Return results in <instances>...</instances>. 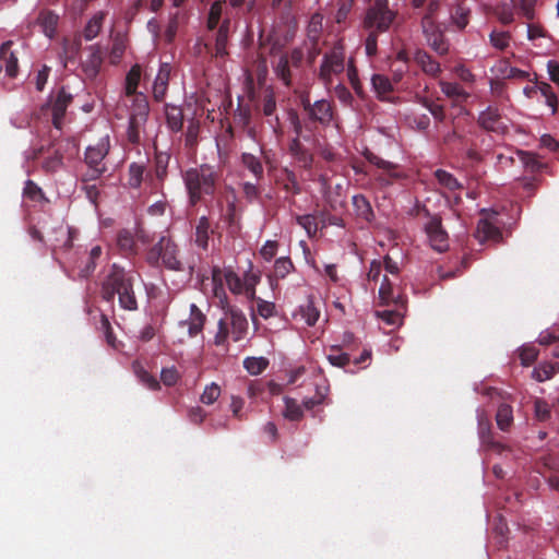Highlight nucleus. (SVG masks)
I'll list each match as a JSON object with an SVG mask.
<instances>
[{
    "mask_svg": "<svg viewBox=\"0 0 559 559\" xmlns=\"http://www.w3.org/2000/svg\"><path fill=\"white\" fill-rule=\"evenodd\" d=\"M289 66L290 62L287 53L280 56L277 62L274 66V73L286 87H290L293 84V75Z\"/></svg>",
    "mask_w": 559,
    "mask_h": 559,
    "instance_id": "nucleus-35",
    "label": "nucleus"
},
{
    "mask_svg": "<svg viewBox=\"0 0 559 559\" xmlns=\"http://www.w3.org/2000/svg\"><path fill=\"white\" fill-rule=\"evenodd\" d=\"M165 116L167 127L171 132L177 133L182 130L185 117L181 107L166 104Z\"/></svg>",
    "mask_w": 559,
    "mask_h": 559,
    "instance_id": "nucleus-28",
    "label": "nucleus"
},
{
    "mask_svg": "<svg viewBox=\"0 0 559 559\" xmlns=\"http://www.w3.org/2000/svg\"><path fill=\"white\" fill-rule=\"evenodd\" d=\"M221 302L223 316L217 322L213 344L217 347H224L227 350L229 337H231L234 342H239L245 338L248 332V320L240 309L230 306L226 300H222Z\"/></svg>",
    "mask_w": 559,
    "mask_h": 559,
    "instance_id": "nucleus-3",
    "label": "nucleus"
},
{
    "mask_svg": "<svg viewBox=\"0 0 559 559\" xmlns=\"http://www.w3.org/2000/svg\"><path fill=\"white\" fill-rule=\"evenodd\" d=\"M300 313L309 326L314 325L320 316L319 310L314 307L311 300H308L306 305L300 307Z\"/></svg>",
    "mask_w": 559,
    "mask_h": 559,
    "instance_id": "nucleus-56",
    "label": "nucleus"
},
{
    "mask_svg": "<svg viewBox=\"0 0 559 559\" xmlns=\"http://www.w3.org/2000/svg\"><path fill=\"white\" fill-rule=\"evenodd\" d=\"M345 71H346L348 82L352 85L353 90L359 97H362L364 88H362V84L358 76V69L356 67L354 57H348V61H347Z\"/></svg>",
    "mask_w": 559,
    "mask_h": 559,
    "instance_id": "nucleus-42",
    "label": "nucleus"
},
{
    "mask_svg": "<svg viewBox=\"0 0 559 559\" xmlns=\"http://www.w3.org/2000/svg\"><path fill=\"white\" fill-rule=\"evenodd\" d=\"M59 16L50 10H43L39 12L37 22L43 28L45 35L52 38L58 26Z\"/></svg>",
    "mask_w": 559,
    "mask_h": 559,
    "instance_id": "nucleus-31",
    "label": "nucleus"
},
{
    "mask_svg": "<svg viewBox=\"0 0 559 559\" xmlns=\"http://www.w3.org/2000/svg\"><path fill=\"white\" fill-rule=\"evenodd\" d=\"M240 163L254 177L257 182L264 179V167L259 156L251 153H242L240 156Z\"/></svg>",
    "mask_w": 559,
    "mask_h": 559,
    "instance_id": "nucleus-24",
    "label": "nucleus"
},
{
    "mask_svg": "<svg viewBox=\"0 0 559 559\" xmlns=\"http://www.w3.org/2000/svg\"><path fill=\"white\" fill-rule=\"evenodd\" d=\"M414 60L427 75L437 78L441 73L440 63L423 49L415 52Z\"/></svg>",
    "mask_w": 559,
    "mask_h": 559,
    "instance_id": "nucleus-22",
    "label": "nucleus"
},
{
    "mask_svg": "<svg viewBox=\"0 0 559 559\" xmlns=\"http://www.w3.org/2000/svg\"><path fill=\"white\" fill-rule=\"evenodd\" d=\"M288 120L293 127V130L296 134L294 139H304L305 141H309L311 139L312 124H309V121L302 126L299 115L295 110H290L288 112Z\"/></svg>",
    "mask_w": 559,
    "mask_h": 559,
    "instance_id": "nucleus-36",
    "label": "nucleus"
},
{
    "mask_svg": "<svg viewBox=\"0 0 559 559\" xmlns=\"http://www.w3.org/2000/svg\"><path fill=\"white\" fill-rule=\"evenodd\" d=\"M81 50V40L63 38L59 58L66 67L68 62L74 61Z\"/></svg>",
    "mask_w": 559,
    "mask_h": 559,
    "instance_id": "nucleus-30",
    "label": "nucleus"
},
{
    "mask_svg": "<svg viewBox=\"0 0 559 559\" xmlns=\"http://www.w3.org/2000/svg\"><path fill=\"white\" fill-rule=\"evenodd\" d=\"M221 219L226 224L227 231L235 237L241 230L240 215L237 212L235 201L228 202L225 211L221 214Z\"/></svg>",
    "mask_w": 559,
    "mask_h": 559,
    "instance_id": "nucleus-21",
    "label": "nucleus"
},
{
    "mask_svg": "<svg viewBox=\"0 0 559 559\" xmlns=\"http://www.w3.org/2000/svg\"><path fill=\"white\" fill-rule=\"evenodd\" d=\"M170 154L167 152H156L154 157V169L146 174V183L152 190H159L168 175V165Z\"/></svg>",
    "mask_w": 559,
    "mask_h": 559,
    "instance_id": "nucleus-11",
    "label": "nucleus"
},
{
    "mask_svg": "<svg viewBox=\"0 0 559 559\" xmlns=\"http://www.w3.org/2000/svg\"><path fill=\"white\" fill-rule=\"evenodd\" d=\"M189 309V318L181 321V324L188 326V335L190 337H195L202 333L206 323V316L195 304H191Z\"/></svg>",
    "mask_w": 559,
    "mask_h": 559,
    "instance_id": "nucleus-17",
    "label": "nucleus"
},
{
    "mask_svg": "<svg viewBox=\"0 0 559 559\" xmlns=\"http://www.w3.org/2000/svg\"><path fill=\"white\" fill-rule=\"evenodd\" d=\"M117 247L123 257H130L136 253V242L133 234L128 229H122L117 234Z\"/></svg>",
    "mask_w": 559,
    "mask_h": 559,
    "instance_id": "nucleus-29",
    "label": "nucleus"
},
{
    "mask_svg": "<svg viewBox=\"0 0 559 559\" xmlns=\"http://www.w3.org/2000/svg\"><path fill=\"white\" fill-rule=\"evenodd\" d=\"M428 46L439 56H445L449 52V41L445 39L439 24L430 25L426 21V25L421 27Z\"/></svg>",
    "mask_w": 559,
    "mask_h": 559,
    "instance_id": "nucleus-14",
    "label": "nucleus"
},
{
    "mask_svg": "<svg viewBox=\"0 0 559 559\" xmlns=\"http://www.w3.org/2000/svg\"><path fill=\"white\" fill-rule=\"evenodd\" d=\"M477 123L489 132L498 134H504L508 132V126L503 121L499 108L495 106H488L483 110L478 116Z\"/></svg>",
    "mask_w": 559,
    "mask_h": 559,
    "instance_id": "nucleus-12",
    "label": "nucleus"
},
{
    "mask_svg": "<svg viewBox=\"0 0 559 559\" xmlns=\"http://www.w3.org/2000/svg\"><path fill=\"white\" fill-rule=\"evenodd\" d=\"M478 436L481 443L489 449L499 453L504 450V445L498 441H495L493 432L491 430V423L484 414L478 415Z\"/></svg>",
    "mask_w": 559,
    "mask_h": 559,
    "instance_id": "nucleus-16",
    "label": "nucleus"
},
{
    "mask_svg": "<svg viewBox=\"0 0 559 559\" xmlns=\"http://www.w3.org/2000/svg\"><path fill=\"white\" fill-rule=\"evenodd\" d=\"M323 32V15L316 12L311 15L306 28L307 40L306 43H320Z\"/></svg>",
    "mask_w": 559,
    "mask_h": 559,
    "instance_id": "nucleus-33",
    "label": "nucleus"
},
{
    "mask_svg": "<svg viewBox=\"0 0 559 559\" xmlns=\"http://www.w3.org/2000/svg\"><path fill=\"white\" fill-rule=\"evenodd\" d=\"M23 195H24V198H26L33 202H40V201L46 200L44 191L33 180H27L25 182V186L23 189Z\"/></svg>",
    "mask_w": 559,
    "mask_h": 559,
    "instance_id": "nucleus-52",
    "label": "nucleus"
},
{
    "mask_svg": "<svg viewBox=\"0 0 559 559\" xmlns=\"http://www.w3.org/2000/svg\"><path fill=\"white\" fill-rule=\"evenodd\" d=\"M171 68L169 63H162L158 73L153 84V96L156 102H162L165 98Z\"/></svg>",
    "mask_w": 559,
    "mask_h": 559,
    "instance_id": "nucleus-19",
    "label": "nucleus"
},
{
    "mask_svg": "<svg viewBox=\"0 0 559 559\" xmlns=\"http://www.w3.org/2000/svg\"><path fill=\"white\" fill-rule=\"evenodd\" d=\"M262 111L265 117H270L269 120L270 126L273 128L275 133L281 132V123L278 116L275 115L276 111V100L274 93L269 91L264 94L262 99Z\"/></svg>",
    "mask_w": 559,
    "mask_h": 559,
    "instance_id": "nucleus-23",
    "label": "nucleus"
},
{
    "mask_svg": "<svg viewBox=\"0 0 559 559\" xmlns=\"http://www.w3.org/2000/svg\"><path fill=\"white\" fill-rule=\"evenodd\" d=\"M72 100L73 96L63 86L58 90L55 96L50 97L52 124L55 128L61 129L67 108L72 103Z\"/></svg>",
    "mask_w": 559,
    "mask_h": 559,
    "instance_id": "nucleus-13",
    "label": "nucleus"
},
{
    "mask_svg": "<svg viewBox=\"0 0 559 559\" xmlns=\"http://www.w3.org/2000/svg\"><path fill=\"white\" fill-rule=\"evenodd\" d=\"M418 213H423L428 218L424 229L431 248L438 252L447 251L449 249V235L442 226L441 217L431 215L426 206L419 209Z\"/></svg>",
    "mask_w": 559,
    "mask_h": 559,
    "instance_id": "nucleus-8",
    "label": "nucleus"
},
{
    "mask_svg": "<svg viewBox=\"0 0 559 559\" xmlns=\"http://www.w3.org/2000/svg\"><path fill=\"white\" fill-rule=\"evenodd\" d=\"M435 178L438 183L449 191L462 190L463 185L449 171L444 169H437Z\"/></svg>",
    "mask_w": 559,
    "mask_h": 559,
    "instance_id": "nucleus-41",
    "label": "nucleus"
},
{
    "mask_svg": "<svg viewBox=\"0 0 559 559\" xmlns=\"http://www.w3.org/2000/svg\"><path fill=\"white\" fill-rule=\"evenodd\" d=\"M200 131V123L197 120H191L186 131V145L193 147L197 144Z\"/></svg>",
    "mask_w": 559,
    "mask_h": 559,
    "instance_id": "nucleus-63",
    "label": "nucleus"
},
{
    "mask_svg": "<svg viewBox=\"0 0 559 559\" xmlns=\"http://www.w3.org/2000/svg\"><path fill=\"white\" fill-rule=\"evenodd\" d=\"M536 1L537 0H512V4L523 16L532 21L535 17Z\"/></svg>",
    "mask_w": 559,
    "mask_h": 559,
    "instance_id": "nucleus-53",
    "label": "nucleus"
},
{
    "mask_svg": "<svg viewBox=\"0 0 559 559\" xmlns=\"http://www.w3.org/2000/svg\"><path fill=\"white\" fill-rule=\"evenodd\" d=\"M469 9L462 3L456 4L451 10V21L457 29H464L468 24Z\"/></svg>",
    "mask_w": 559,
    "mask_h": 559,
    "instance_id": "nucleus-45",
    "label": "nucleus"
},
{
    "mask_svg": "<svg viewBox=\"0 0 559 559\" xmlns=\"http://www.w3.org/2000/svg\"><path fill=\"white\" fill-rule=\"evenodd\" d=\"M147 173L145 165L131 163L128 168V187L139 189L142 182H146Z\"/></svg>",
    "mask_w": 559,
    "mask_h": 559,
    "instance_id": "nucleus-34",
    "label": "nucleus"
},
{
    "mask_svg": "<svg viewBox=\"0 0 559 559\" xmlns=\"http://www.w3.org/2000/svg\"><path fill=\"white\" fill-rule=\"evenodd\" d=\"M221 395V388L217 383L212 382L206 385L203 393L201 394V402L206 405H212Z\"/></svg>",
    "mask_w": 559,
    "mask_h": 559,
    "instance_id": "nucleus-58",
    "label": "nucleus"
},
{
    "mask_svg": "<svg viewBox=\"0 0 559 559\" xmlns=\"http://www.w3.org/2000/svg\"><path fill=\"white\" fill-rule=\"evenodd\" d=\"M116 296L121 309L127 311L138 310L133 273L114 263L102 281L100 297L103 300L112 304Z\"/></svg>",
    "mask_w": 559,
    "mask_h": 559,
    "instance_id": "nucleus-1",
    "label": "nucleus"
},
{
    "mask_svg": "<svg viewBox=\"0 0 559 559\" xmlns=\"http://www.w3.org/2000/svg\"><path fill=\"white\" fill-rule=\"evenodd\" d=\"M12 41L8 40L0 47V61L5 66V73L10 78H15L19 71L16 56L11 51Z\"/></svg>",
    "mask_w": 559,
    "mask_h": 559,
    "instance_id": "nucleus-25",
    "label": "nucleus"
},
{
    "mask_svg": "<svg viewBox=\"0 0 559 559\" xmlns=\"http://www.w3.org/2000/svg\"><path fill=\"white\" fill-rule=\"evenodd\" d=\"M289 153L304 168H310L312 166L313 156L299 139H293L290 141Z\"/></svg>",
    "mask_w": 559,
    "mask_h": 559,
    "instance_id": "nucleus-26",
    "label": "nucleus"
},
{
    "mask_svg": "<svg viewBox=\"0 0 559 559\" xmlns=\"http://www.w3.org/2000/svg\"><path fill=\"white\" fill-rule=\"evenodd\" d=\"M284 416L289 420H299L304 416L302 407L296 400L285 397V412Z\"/></svg>",
    "mask_w": 559,
    "mask_h": 559,
    "instance_id": "nucleus-54",
    "label": "nucleus"
},
{
    "mask_svg": "<svg viewBox=\"0 0 559 559\" xmlns=\"http://www.w3.org/2000/svg\"><path fill=\"white\" fill-rule=\"evenodd\" d=\"M87 170L82 175V181L84 183H88L90 181H96L99 179L106 171V166H94V165H86Z\"/></svg>",
    "mask_w": 559,
    "mask_h": 559,
    "instance_id": "nucleus-60",
    "label": "nucleus"
},
{
    "mask_svg": "<svg viewBox=\"0 0 559 559\" xmlns=\"http://www.w3.org/2000/svg\"><path fill=\"white\" fill-rule=\"evenodd\" d=\"M141 79V67L134 64L131 67L126 76V94L132 96L136 93L138 85Z\"/></svg>",
    "mask_w": 559,
    "mask_h": 559,
    "instance_id": "nucleus-49",
    "label": "nucleus"
},
{
    "mask_svg": "<svg viewBox=\"0 0 559 559\" xmlns=\"http://www.w3.org/2000/svg\"><path fill=\"white\" fill-rule=\"evenodd\" d=\"M440 9V1L439 0H430L426 3V10L421 17L420 26L424 27L426 25V21L430 25L438 24L436 21V15Z\"/></svg>",
    "mask_w": 559,
    "mask_h": 559,
    "instance_id": "nucleus-55",
    "label": "nucleus"
},
{
    "mask_svg": "<svg viewBox=\"0 0 559 559\" xmlns=\"http://www.w3.org/2000/svg\"><path fill=\"white\" fill-rule=\"evenodd\" d=\"M189 205H198L205 197L215 194L219 174L209 164H201L187 169L182 176Z\"/></svg>",
    "mask_w": 559,
    "mask_h": 559,
    "instance_id": "nucleus-2",
    "label": "nucleus"
},
{
    "mask_svg": "<svg viewBox=\"0 0 559 559\" xmlns=\"http://www.w3.org/2000/svg\"><path fill=\"white\" fill-rule=\"evenodd\" d=\"M295 270V265L290 258L282 257L275 260L274 276L276 278H285L289 273Z\"/></svg>",
    "mask_w": 559,
    "mask_h": 559,
    "instance_id": "nucleus-50",
    "label": "nucleus"
},
{
    "mask_svg": "<svg viewBox=\"0 0 559 559\" xmlns=\"http://www.w3.org/2000/svg\"><path fill=\"white\" fill-rule=\"evenodd\" d=\"M288 120L293 127V130L296 134L294 139H304L305 141H309L311 139L312 124H309V121L302 126L299 115L295 110H290L288 112Z\"/></svg>",
    "mask_w": 559,
    "mask_h": 559,
    "instance_id": "nucleus-37",
    "label": "nucleus"
},
{
    "mask_svg": "<svg viewBox=\"0 0 559 559\" xmlns=\"http://www.w3.org/2000/svg\"><path fill=\"white\" fill-rule=\"evenodd\" d=\"M328 360L334 367L344 368L350 362V357L347 353H343L338 346H332Z\"/></svg>",
    "mask_w": 559,
    "mask_h": 559,
    "instance_id": "nucleus-51",
    "label": "nucleus"
},
{
    "mask_svg": "<svg viewBox=\"0 0 559 559\" xmlns=\"http://www.w3.org/2000/svg\"><path fill=\"white\" fill-rule=\"evenodd\" d=\"M352 204L357 219L368 224L373 222L374 212L369 200L364 194H355L352 198Z\"/></svg>",
    "mask_w": 559,
    "mask_h": 559,
    "instance_id": "nucleus-20",
    "label": "nucleus"
},
{
    "mask_svg": "<svg viewBox=\"0 0 559 559\" xmlns=\"http://www.w3.org/2000/svg\"><path fill=\"white\" fill-rule=\"evenodd\" d=\"M229 26H230V20L225 19L215 36V57L224 58L228 55L227 51V44H228V36H229Z\"/></svg>",
    "mask_w": 559,
    "mask_h": 559,
    "instance_id": "nucleus-27",
    "label": "nucleus"
},
{
    "mask_svg": "<svg viewBox=\"0 0 559 559\" xmlns=\"http://www.w3.org/2000/svg\"><path fill=\"white\" fill-rule=\"evenodd\" d=\"M105 17L106 12L98 11L88 20L83 31V36L86 40H92L99 34Z\"/></svg>",
    "mask_w": 559,
    "mask_h": 559,
    "instance_id": "nucleus-39",
    "label": "nucleus"
},
{
    "mask_svg": "<svg viewBox=\"0 0 559 559\" xmlns=\"http://www.w3.org/2000/svg\"><path fill=\"white\" fill-rule=\"evenodd\" d=\"M364 156L370 164L377 166L378 168L384 171L377 178L378 181L381 182L382 185L390 186L395 180L404 178V175L401 171H399L397 164L385 160L368 150L365 152Z\"/></svg>",
    "mask_w": 559,
    "mask_h": 559,
    "instance_id": "nucleus-10",
    "label": "nucleus"
},
{
    "mask_svg": "<svg viewBox=\"0 0 559 559\" xmlns=\"http://www.w3.org/2000/svg\"><path fill=\"white\" fill-rule=\"evenodd\" d=\"M297 223L305 228L309 236L316 235L318 231V223L316 216L306 214L297 217Z\"/></svg>",
    "mask_w": 559,
    "mask_h": 559,
    "instance_id": "nucleus-59",
    "label": "nucleus"
},
{
    "mask_svg": "<svg viewBox=\"0 0 559 559\" xmlns=\"http://www.w3.org/2000/svg\"><path fill=\"white\" fill-rule=\"evenodd\" d=\"M379 297L384 305H389L391 302L399 304L402 302V297L395 296L393 290V285L388 278V276L383 277L382 284L379 289Z\"/></svg>",
    "mask_w": 559,
    "mask_h": 559,
    "instance_id": "nucleus-46",
    "label": "nucleus"
},
{
    "mask_svg": "<svg viewBox=\"0 0 559 559\" xmlns=\"http://www.w3.org/2000/svg\"><path fill=\"white\" fill-rule=\"evenodd\" d=\"M396 13L389 8V0H376L366 10L362 25L368 31L384 33L389 31Z\"/></svg>",
    "mask_w": 559,
    "mask_h": 559,
    "instance_id": "nucleus-7",
    "label": "nucleus"
},
{
    "mask_svg": "<svg viewBox=\"0 0 559 559\" xmlns=\"http://www.w3.org/2000/svg\"><path fill=\"white\" fill-rule=\"evenodd\" d=\"M371 84L378 98L384 100L386 96L393 91V85L388 76L383 74H373Z\"/></svg>",
    "mask_w": 559,
    "mask_h": 559,
    "instance_id": "nucleus-40",
    "label": "nucleus"
},
{
    "mask_svg": "<svg viewBox=\"0 0 559 559\" xmlns=\"http://www.w3.org/2000/svg\"><path fill=\"white\" fill-rule=\"evenodd\" d=\"M212 234H214V229L211 227L209 217L205 215L199 217L193 234V240L197 247L206 251L209 249V240Z\"/></svg>",
    "mask_w": 559,
    "mask_h": 559,
    "instance_id": "nucleus-18",
    "label": "nucleus"
},
{
    "mask_svg": "<svg viewBox=\"0 0 559 559\" xmlns=\"http://www.w3.org/2000/svg\"><path fill=\"white\" fill-rule=\"evenodd\" d=\"M233 118H234V122L237 127H239L243 130L249 128V126L251 123V118H252L250 106L241 105L239 103L237 109L234 112Z\"/></svg>",
    "mask_w": 559,
    "mask_h": 559,
    "instance_id": "nucleus-48",
    "label": "nucleus"
},
{
    "mask_svg": "<svg viewBox=\"0 0 559 559\" xmlns=\"http://www.w3.org/2000/svg\"><path fill=\"white\" fill-rule=\"evenodd\" d=\"M475 237L484 242L486 240H498L501 233L498 227L491 224L488 219H479L476 227Z\"/></svg>",
    "mask_w": 559,
    "mask_h": 559,
    "instance_id": "nucleus-32",
    "label": "nucleus"
},
{
    "mask_svg": "<svg viewBox=\"0 0 559 559\" xmlns=\"http://www.w3.org/2000/svg\"><path fill=\"white\" fill-rule=\"evenodd\" d=\"M348 61L343 39L336 40L323 56L317 71L318 80L326 87H331L334 79L345 72Z\"/></svg>",
    "mask_w": 559,
    "mask_h": 559,
    "instance_id": "nucleus-5",
    "label": "nucleus"
},
{
    "mask_svg": "<svg viewBox=\"0 0 559 559\" xmlns=\"http://www.w3.org/2000/svg\"><path fill=\"white\" fill-rule=\"evenodd\" d=\"M497 426L502 431H508L513 423V409L509 404H500L496 414Z\"/></svg>",
    "mask_w": 559,
    "mask_h": 559,
    "instance_id": "nucleus-43",
    "label": "nucleus"
},
{
    "mask_svg": "<svg viewBox=\"0 0 559 559\" xmlns=\"http://www.w3.org/2000/svg\"><path fill=\"white\" fill-rule=\"evenodd\" d=\"M495 14L502 24H511L514 20L513 5L501 4L495 10Z\"/></svg>",
    "mask_w": 559,
    "mask_h": 559,
    "instance_id": "nucleus-61",
    "label": "nucleus"
},
{
    "mask_svg": "<svg viewBox=\"0 0 559 559\" xmlns=\"http://www.w3.org/2000/svg\"><path fill=\"white\" fill-rule=\"evenodd\" d=\"M62 159V155L58 151H56L52 156H49L44 160L43 168L47 173H55L61 167Z\"/></svg>",
    "mask_w": 559,
    "mask_h": 559,
    "instance_id": "nucleus-64",
    "label": "nucleus"
},
{
    "mask_svg": "<svg viewBox=\"0 0 559 559\" xmlns=\"http://www.w3.org/2000/svg\"><path fill=\"white\" fill-rule=\"evenodd\" d=\"M145 260L150 266H164L174 272H188L190 275L194 273L195 263L185 264L179 259V247L168 236H162L146 252Z\"/></svg>",
    "mask_w": 559,
    "mask_h": 559,
    "instance_id": "nucleus-4",
    "label": "nucleus"
},
{
    "mask_svg": "<svg viewBox=\"0 0 559 559\" xmlns=\"http://www.w3.org/2000/svg\"><path fill=\"white\" fill-rule=\"evenodd\" d=\"M269 366L265 357H247L243 360L245 369L252 376L261 374Z\"/></svg>",
    "mask_w": 559,
    "mask_h": 559,
    "instance_id": "nucleus-47",
    "label": "nucleus"
},
{
    "mask_svg": "<svg viewBox=\"0 0 559 559\" xmlns=\"http://www.w3.org/2000/svg\"><path fill=\"white\" fill-rule=\"evenodd\" d=\"M288 120L293 127V130L296 134L294 139H304L305 141H309L311 139L312 124H309V121L302 126L299 115L295 110H290L288 112Z\"/></svg>",
    "mask_w": 559,
    "mask_h": 559,
    "instance_id": "nucleus-38",
    "label": "nucleus"
},
{
    "mask_svg": "<svg viewBox=\"0 0 559 559\" xmlns=\"http://www.w3.org/2000/svg\"><path fill=\"white\" fill-rule=\"evenodd\" d=\"M489 39L493 47L503 50L509 46L510 34L508 32H492Z\"/></svg>",
    "mask_w": 559,
    "mask_h": 559,
    "instance_id": "nucleus-62",
    "label": "nucleus"
},
{
    "mask_svg": "<svg viewBox=\"0 0 559 559\" xmlns=\"http://www.w3.org/2000/svg\"><path fill=\"white\" fill-rule=\"evenodd\" d=\"M440 88L445 96L455 100H465L469 96L459 83L440 82Z\"/></svg>",
    "mask_w": 559,
    "mask_h": 559,
    "instance_id": "nucleus-44",
    "label": "nucleus"
},
{
    "mask_svg": "<svg viewBox=\"0 0 559 559\" xmlns=\"http://www.w3.org/2000/svg\"><path fill=\"white\" fill-rule=\"evenodd\" d=\"M300 105L309 124L326 128L335 119V107L329 99L322 98L311 103L309 94H305L300 98Z\"/></svg>",
    "mask_w": 559,
    "mask_h": 559,
    "instance_id": "nucleus-6",
    "label": "nucleus"
},
{
    "mask_svg": "<svg viewBox=\"0 0 559 559\" xmlns=\"http://www.w3.org/2000/svg\"><path fill=\"white\" fill-rule=\"evenodd\" d=\"M241 190H242V194L245 197V199L249 202V203H252L257 200L260 199L261 197V188L259 186V182H250V181H245L241 183Z\"/></svg>",
    "mask_w": 559,
    "mask_h": 559,
    "instance_id": "nucleus-57",
    "label": "nucleus"
},
{
    "mask_svg": "<svg viewBox=\"0 0 559 559\" xmlns=\"http://www.w3.org/2000/svg\"><path fill=\"white\" fill-rule=\"evenodd\" d=\"M109 138H102L95 145H91L85 151L84 162L86 165L106 166L103 160L109 153Z\"/></svg>",
    "mask_w": 559,
    "mask_h": 559,
    "instance_id": "nucleus-15",
    "label": "nucleus"
},
{
    "mask_svg": "<svg viewBox=\"0 0 559 559\" xmlns=\"http://www.w3.org/2000/svg\"><path fill=\"white\" fill-rule=\"evenodd\" d=\"M148 116V104L143 98L136 106L134 111L130 115L129 126L127 129V139L133 144L138 145L141 142V132L143 131L144 124Z\"/></svg>",
    "mask_w": 559,
    "mask_h": 559,
    "instance_id": "nucleus-9",
    "label": "nucleus"
}]
</instances>
